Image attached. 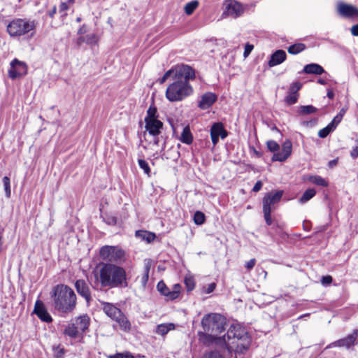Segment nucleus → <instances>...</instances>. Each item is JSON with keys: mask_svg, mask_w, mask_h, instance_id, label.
<instances>
[{"mask_svg": "<svg viewBox=\"0 0 358 358\" xmlns=\"http://www.w3.org/2000/svg\"><path fill=\"white\" fill-rule=\"evenodd\" d=\"M208 332H199V341L204 345L215 343L223 350H227L229 353H243L246 351L251 343L250 337L245 329L239 324H232L229 328L227 335L217 337Z\"/></svg>", "mask_w": 358, "mask_h": 358, "instance_id": "nucleus-1", "label": "nucleus"}, {"mask_svg": "<svg viewBox=\"0 0 358 358\" xmlns=\"http://www.w3.org/2000/svg\"><path fill=\"white\" fill-rule=\"evenodd\" d=\"M95 277L103 287L124 288L128 285L124 268L113 264H103Z\"/></svg>", "mask_w": 358, "mask_h": 358, "instance_id": "nucleus-2", "label": "nucleus"}, {"mask_svg": "<svg viewBox=\"0 0 358 358\" xmlns=\"http://www.w3.org/2000/svg\"><path fill=\"white\" fill-rule=\"evenodd\" d=\"M52 306L61 315L71 313L77 304V297L74 291L69 286L59 284L55 286L51 292Z\"/></svg>", "mask_w": 358, "mask_h": 358, "instance_id": "nucleus-3", "label": "nucleus"}, {"mask_svg": "<svg viewBox=\"0 0 358 358\" xmlns=\"http://www.w3.org/2000/svg\"><path fill=\"white\" fill-rule=\"evenodd\" d=\"M189 69L192 73L189 77L181 76L174 79L166 90V97L171 102L180 101L193 94V88L190 81L196 78L195 70L190 66Z\"/></svg>", "mask_w": 358, "mask_h": 358, "instance_id": "nucleus-4", "label": "nucleus"}, {"mask_svg": "<svg viewBox=\"0 0 358 358\" xmlns=\"http://www.w3.org/2000/svg\"><path fill=\"white\" fill-rule=\"evenodd\" d=\"M224 318L217 313L206 315L201 320V325L204 331L215 335L220 334L224 329Z\"/></svg>", "mask_w": 358, "mask_h": 358, "instance_id": "nucleus-5", "label": "nucleus"}, {"mask_svg": "<svg viewBox=\"0 0 358 358\" xmlns=\"http://www.w3.org/2000/svg\"><path fill=\"white\" fill-rule=\"evenodd\" d=\"M36 23L34 20L15 19L7 25V31L12 37L23 36L35 29Z\"/></svg>", "mask_w": 358, "mask_h": 358, "instance_id": "nucleus-6", "label": "nucleus"}, {"mask_svg": "<svg viewBox=\"0 0 358 358\" xmlns=\"http://www.w3.org/2000/svg\"><path fill=\"white\" fill-rule=\"evenodd\" d=\"M268 150L273 153L272 161L273 162H285L292 154V143L287 139L282 144V148L280 151V146L277 142L273 140L266 142Z\"/></svg>", "mask_w": 358, "mask_h": 358, "instance_id": "nucleus-7", "label": "nucleus"}, {"mask_svg": "<svg viewBox=\"0 0 358 358\" xmlns=\"http://www.w3.org/2000/svg\"><path fill=\"white\" fill-rule=\"evenodd\" d=\"M99 255L104 261L120 263L124 260V251L117 246L105 245L100 249Z\"/></svg>", "mask_w": 358, "mask_h": 358, "instance_id": "nucleus-8", "label": "nucleus"}, {"mask_svg": "<svg viewBox=\"0 0 358 358\" xmlns=\"http://www.w3.org/2000/svg\"><path fill=\"white\" fill-rule=\"evenodd\" d=\"M192 71L189 69V65L181 64H177L167 71L163 76V77L159 80L160 84L166 82V80L170 77L174 80L176 78H180L181 76L189 77Z\"/></svg>", "mask_w": 358, "mask_h": 358, "instance_id": "nucleus-9", "label": "nucleus"}, {"mask_svg": "<svg viewBox=\"0 0 358 358\" xmlns=\"http://www.w3.org/2000/svg\"><path fill=\"white\" fill-rule=\"evenodd\" d=\"M27 73V66L23 62L14 59L10 62V68L8 70V76L12 79L23 76Z\"/></svg>", "mask_w": 358, "mask_h": 358, "instance_id": "nucleus-10", "label": "nucleus"}, {"mask_svg": "<svg viewBox=\"0 0 358 358\" xmlns=\"http://www.w3.org/2000/svg\"><path fill=\"white\" fill-rule=\"evenodd\" d=\"M282 194L283 192L281 190L267 193L262 200L263 209L267 208L270 210L275 209V205L280 201Z\"/></svg>", "mask_w": 358, "mask_h": 358, "instance_id": "nucleus-11", "label": "nucleus"}, {"mask_svg": "<svg viewBox=\"0 0 358 358\" xmlns=\"http://www.w3.org/2000/svg\"><path fill=\"white\" fill-rule=\"evenodd\" d=\"M357 336V330H354L352 334H349L345 338L339 339L335 342L330 343L329 345L326 347V349H329L334 347H344L348 349L351 346L355 345Z\"/></svg>", "mask_w": 358, "mask_h": 358, "instance_id": "nucleus-12", "label": "nucleus"}, {"mask_svg": "<svg viewBox=\"0 0 358 358\" xmlns=\"http://www.w3.org/2000/svg\"><path fill=\"white\" fill-rule=\"evenodd\" d=\"M157 290L164 296H166L168 299L173 300L179 296L180 292V285L176 284L173 285V290H170L163 281L158 282L157 285Z\"/></svg>", "mask_w": 358, "mask_h": 358, "instance_id": "nucleus-13", "label": "nucleus"}, {"mask_svg": "<svg viewBox=\"0 0 358 358\" xmlns=\"http://www.w3.org/2000/svg\"><path fill=\"white\" fill-rule=\"evenodd\" d=\"M227 136V131L224 129L222 123L216 122L212 125L210 128V137L213 145H215L218 143L220 137L224 139Z\"/></svg>", "mask_w": 358, "mask_h": 358, "instance_id": "nucleus-14", "label": "nucleus"}, {"mask_svg": "<svg viewBox=\"0 0 358 358\" xmlns=\"http://www.w3.org/2000/svg\"><path fill=\"white\" fill-rule=\"evenodd\" d=\"M338 13L343 17L350 18L358 16V8L350 4L343 2L338 3L337 6Z\"/></svg>", "mask_w": 358, "mask_h": 358, "instance_id": "nucleus-15", "label": "nucleus"}, {"mask_svg": "<svg viewBox=\"0 0 358 358\" xmlns=\"http://www.w3.org/2000/svg\"><path fill=\"white\" fill-rule=\"evenodd\" d=\"M34 313L43 322L49 323L52 320L51 315L47 311L43 303L40 300L36 301Z\"/></svg>", "mask_w": 358, "mask_h": 358, "instance_id": "nucleus-16", "label": "nucleus"}, {"mask_svg": "<svg viewBox=\"0 0 358 358\" xmlns=\"http://www.w3.org/2000/svg\"><path fill=\"white\" fill-rule=\"evenodd\" d=\"M217 97L213 92H206L201 96L198 106L202 110L209 108L217 100Z\"/></svg>", "mask_w": 358, "mask_h": 358, "instance_id": "nucleus-17", "label": "nucleus"}, {"mask_svg": "<svg viewBox=\"0 0 358 358\" xmlns=\"http://www.w3.org/2000/svg\"><path fill=\"white\" fill-rule=\"evenodd\" d=\"M75 287L78 293L82 296L89 303L91 300V294L89 286L83 280H78L75 282Z\"/></svg>", "mask_w": 358, "mask_h": 358, "instance_id": "nucleus-18", "label": "nucleus"}, {"mask_svg": "<svg viewBox=\"0 0 358 358\" xmlns=\"http://www.w3.org/2000/svg\"><path fill=\"white\" fill-rule=\"evenodd\" d=\"M226 13L228 15L237 17L243 13V8L241 3L231 0L226 6Z\"/></svg>", "mask_w": 358, "mask_h": 358, "instance_id": "nucleus-19", "label": "nucleus"}, {"mask_svg": "<svg viewBox=\"0 0 358 358\" xmlns=\"http://www.w3.org/2000/svg\"><path fill=\"white\" fill-rule=\"evenodd\" d=\"M145 122V129L149 132L150 134L152 136H157L161 132V129L163 127V123L156 119L152 120H149Z\"/></svg>", "mask_w": 358, "mask_h": 358, "instance_id": "nucleus-20", "label": "nucleus"}, {"mask_svg": "<svg viewBox=\"0 0 358 358\" xmlns=\"http://www.w3.org/2000/svg\"><path fill=\"white\" fill-rule=\"evenodd\" d=\"M286 52L282 50H276L271 55L268 66L273 67L282 64L286 59Z\"/></svg>", "mask_w": 358, "mask_h": 358, "instance_id": "nucleus-21", "label": "nucleus"}, {"mask_svg": "<svg viewBox=\"0 0 358 358\" xmlns=\"http://www.w3.org/2000/svg\"><path fill=\"white\" fill-rule=\"evenodd\" d=\"M103 310L107 316H108L113 320L116 319L117 316H120L122 313L120 309L110 303H103Z\"/></svg>", "mask_w": 358, "mask_h": 358, "instance_id": "nucleus-22", "label": "nucleus"}, {"mask_svg": "<svg viewBox=\"0 0 358 358\" xmlns=\"http://www.w3.org/2000/svg\"><path fill=\"white\" fill-rule=\"evenodd\" d=\"M176 329V325L173 323L169 322V323H162L160 324H158L155 330V333L157 335L164 336H166L169 331H173Z\"/></svg>", "mask_w": 358, "mask_h": 358, "instance_id": "nucleus-23", "label": "nucleus"}, {"mask_svg": "<svg viewBox=\"0 0 358 358\" xmlns=\"http://www.w3.org/2000/svg\"><path fill=\"white\" fill-rule=\"evenodd\" d=\"M73 323L80 332H85L89 327L90 318L87 315H83L76 318Z\"/></svg>", "mask_w": 358, "mask_h": 358, "instance_id": "nucleus-24", "label": "nucleus"}, {"mask_svg": "<svg viewBox=\"0 0 358 358\" xmlns=\"http://www.w3.org/2000/svg\"><path fill=\"white\" fill-rule=\"evenodd\" d=\"M135 235L136 238L141 239V241H145L148 243H150L156 238L155 233L145 230L136 231Z\"/></svg>", "mask_w": 358, "mask_h": 358, "instance_id": "nucleus-25", "label": "nucleus"}, {"mask_svg": "<svg viewBox=\"0 0 358 358\" xmlns=\"http://www.w3.org/2000/svg\"><path fill=\"white\" fill-rule=\"evenodd\" d=\"M303 71L308 74L321 75L324 72V70L322 66L317 64H310L304 66Z\"/></svg>", "mask_w": 358, "mask_h": 358, "instance_id": "nucleus-26", "label": "nucleus"}, {"mask_svg": "<svg viewBox=\"0 0 358 358\" xmlns=\"http://www.w3.org/2000/svg\"><path fill=\"white\" fill-rule=\"evenodd\" d=\"M120 326V328L124 331H129L131 329V323L125 316V315L122 312L120 316H117L116 319L114 320Z\"/></svg>", "mask_w": 358, "mask_h": 358, "instance_id": "nucleus-27", "label": "nucleus"}, {"mask_svg": "<svg viewBox=\"0 0 358 358\" xmlns=\"http://www.w3.org/2000/svg\"><path fill=\"white\" fill-rule=\"evenodd\" d=\"M306 180L310 182L317 186L328 187L329 185V182L326 179L321 177L320 176L310 175L306 177Z\"/></svg>", "mask_w": 358, "mask_h": 358, "instance_id": "nucleus-28", "label": "nucleus"}, {"mask_svg": "<svg viewBox=\"0 0 358 358\" xmlns=\"http://www.w3.org/2000/svg\"><path fill=\"white\" fill-rule=\"evenodd\" d=\"M180 140L187 145H189L192 143L193 137L188 126L183 128Z\"/></svg>", "mask_w": 358, "mask_h": 358, "instance_id": "nucleus-29", "label": "nucleus"}, {"mask_svg": "<svg viewBox=\"0 0 358 358\" xmlns=\"http://www.w3.org/2000/svg\"><path fill=\"white\" fill-rule=\"evenodd\" d=\"M99 41V37L95 34H90L78 39V43L84 42L89 45H96Z\"/></svg>", "mask_w": 358, "mask_h": 358, "instance_id": "nucleus-30", "label": "nucleus"}, {"mask_svg": "<svg viewBox=\"0 0 358 358\" xmlns=\"http://www.w3.org/2000/svg\"><path fill=\"white\" fill-rule=\"evenodd\" d=\"M79 332L74 323L69 324L64 331V334L71 338H76Z\"/></svg>", "mask_w": 358, "mask_h": 358, "instance_id": "nucleus-31", "label": "nucleus"}, {"mask_svg": "<svg viewBox=\"0 0 358 358\" xmlns=\"http://www.w3.org/2000/svg\"><path fill=\"white\" fill-rule=\"evenodd\" d=\"M306 49V45L301 43H295L292 45H290L287 48V51L291 55H296L302 51H303Z\"/></svg>", "mask_w": 358, "mask_h": 358, "instance_id": "nucleus-32", "label": "nucleus"}, {"mask_svg": "<svg viewBox=\"0 0 358 358\" xmlns=\"http://www.w3.org/2000/svg\"><path fill=\"white\" fill-rule=\"evenodd\" d=\"M316 194V192L313 188L306 189L299 199L301 203H304L311 199Z\"/></svg>", "mask_w": 358, "mask_h": 358, "instance_id": "nucleus-33", "label": "nucleus"}, {"mask_svg": "<svg viewBox=\"0 0 358 358\" xmlns=\"http://www.w3.org/2000/svg\"><path fill=\"white\" fill-rule=\"evenodd\" d=\"M317 109L311 105L301 106L299 108L298 113L299 115H308L316 113Z\"/></svg>", "mask_w": 358, "mask_h": 358, "instance_id": "nucleus-34", "label": "nucleus"}, {"mask_svg": "<svg viewBox=\"0 0 358 358\" xmlns=\"http://www.w3.org/2000/svg\"><path fill=\"white\" fill-rule=\"evenodd\" d=\"M221 351L218 350H211L208 352H206L203 358H224L223 353L225 350H223L222 348H220Z\"/></svg>", "mask_w": 358, "mask_h": 358, "instance_id": "nucleus-35", "label": "nucleus"}, {"mask_svg": "<svg viewBox=\"0 0 358 358\" xmlns=\"http://www.w3.org/2000/svg\"><path fill=\"white\" fill-rule=\"evenodd\" d=\"M6 196L9 199L11 196L10 180L8 176L2 179Z\"/></svg>", "mask_w": 358, "mask_h": 358, "instance_id": "nucleus-36", "label": "nucleus"}, {"mask_svg": "<svg viewBox=\"0 0 358 358\" xmlns=\"http://www.w3.org/2000/svg\"><path fill=\"white\" fill-rule=\"evenodd\" d=\"M199 2L197 1H192L190 2H188L185 6V12L187 15H191L194 10L198 7Z\"/></svg>", "mask_w": 358, "mask_h": 358, "instance_id": "nucleus-37", "label": "nucleus"}, {"mask_svg": "<svg viewBox=\"0 0 358 358\" xmlns=\"http://www.w3.org/2000/svg\"><path fill=\"white\" fill-rule=\"evenodd\" d=\"M150 269V266L148 264H147L145 266L144 273L140 280L141 284L143 288L145 287L147 282L148 281Z\"/></svg>", "mask_w": 358, "mask_h": 358, "instance_id": "nucleus-38", "label": "nucleus"}, {"mask_svg": "<svg viewBox=\"0 0 358 358\" xmlns=\"http://www.w3.org/2000/svg\"><path fill=\"white\" fill-rule=\"evenodd\" d=\"M334 129L333 124H329L326 127L319 131L318 136L320 138H325Z\"/></svg>", "mask_w": 358, "mask_h": 358, "instance_id": "nucleus-39", "label": "nucleus"}, {"mask_svg": "<svg viewBox=\"0 0 358 358\" xmlns=\"http://www.w3.org/2000/svg\"><path fill=\"white\" fill-rule=\"evenodd\" d=\"M206 220L205 215L201 211H196L194 215V222L197 225H201Z\"/></svg>", "mask_w": 358, "mask_h": 358, "instance_id": "nucleus-40", "label": "nucleus"}, {"mask_svg": "<svg viewBox=\"0 0 358 358\" xmlns=\"http://www.w3.org/2000/svg\"><path fill=\"white\" fill-rule=\"evenodd\" d=\"M138 164L139 167L143 171V172L146 175L150 176V168L149 166L148 163L145 160H144V159H139L138 160Z\"/></svg>", "mask_w": 358, "mask_h": 358, "instance_id": "nucleus-41", "label": "nucleus"}, {"mask_svg": "<svg viewBox=\"0 0 358 358\" xmlns=\"http://www.w3.org/2000/svg\"><path fill=\"white\" fill-rule=\"evenodd\" d=\"M298 97V93H292L288 92V94L285 97V102L289 105L294 104L295 103H296Z\"/></svg>", "mask_w": 358, "mask_h": 358, "instance_id": "nucleus-42", "label": "nucleus"}, {"mask_svg": "<svg viewBox=\"0 0 358 358\" xmlns=\"http://www.w3.org/2000/svg\"><path fill=\"white\" fill-rule=\"evenodd\" d=\"M156 108L150 107L147 111V115L145 117V122L157 119Z\"/></svg>", "mask_w": 358, "mask_h": 358, "instance_id": "nucleus-43", "label": "nucleus"}, {"mask_svg": "<svg viewBox=\"0 0 358 358\" xmlns=\"http://www.w3.org/2000/svg\"><path fill=\"white\" fill-rule=\"evenodd\" d=\"M108 358H134V356L129 352H124L108 355Z\"/></svg>", "mask_w": 358, "mask_h": 358, "instance_id": "nucleus-44", "label": "nucleus"}, {"mask_svg": "<svg viewBox=\"0 0 358 358\" xmlns=\"http://www.w3.org/2000/svg\"><path fill=\"white\" fill-rule=\"evenodd\" d=\"M104 222L108 225H115L117 223V218L113 215H106L103 217Z\"/></svg>", "mask_w": 358, "mask_h": 358, "instance_id": "nucleus-45", "label": "nucleus"}, {"mask_svg": "<svg viewBox=\"0 0 358 358\" xmlns=\"http://www.w3.org/2000/svg\"><path fill=\"white\" fill-rule=\"evenodd\" d=\"M271 211L272 210H270L267 208L263 209L265 222L268 225H271L272 224Z\"/></svg>", "mask_w": 358, "mask_h": 358, "instance_id": "nucleus-46", "label": "nucleus"}, {"mask_svg": "<svg viewBox=\"0 0 358 358\" xmlns=\"http://www.w3.org/2000/svg\"><path fill=\"white\" fill-rule=\"evenodd\" d=\"M216 287V284L215 282H212L208 284L206 286L203 287L202 291L203 293L206 294H210L212 293Z\"/></svg>", "mask_w": 358, "mask_h": 358, "instance_id": "nucleus-47", "label": "nucleus"}, {"mask_svg": "<svg viewBox=\"0 0 358 358\" xmlns=\"http://www.w3.org/2000/svg\"><path fill=\"white\" fill-rule=\"evenodd\" d=\"M185 283L187 286L188 291H191L194 288V282L192 278L185 277Z\"/></svg>", "mask_w": 358, "mask_h": 358, "instance_id": "nucleus-48", "label": "nucleus"}, {"mask_svg": "<svg viewBox=\"0 0 358 358\" xmlns=\"http://www.w3.org/2000/svg\"><path fill=\"white\" fill-rule=\"evenodd\" d=\"M301 84L299 82H295L292 83L289 89V92L292 93H298V91L301 87Z\"/></svg>", "mask_w": 358, "mask_h": 358, "instance_id": "nucleus-49", "label": "nucleus"}, {"mask_svg": "<svg viewBox=\"0 0 358 358\" xmlns=\"http://www.w3.org/2000/svg\"><path fill=\"white\" fill-rule=\"evenodd\" d=\"M253 48H254V46L250 43H247L245 45V49H244V52H243L244 57H247L250 54V52L253 50Z\"/></svg>", "mask_w": 358, "mask_h": 358, "instance_id": "nucleus-50", "label": "nucleus"}, {"mask_svg": "<svg viewBox=\"0 0 358 358\" xmlns=\"http://www.w3.org/2000/svg\"><path fill=\"white\" fill-rule=\"evenodd\" d=\"M342 119V115L338 114L329 124H333L334 128L336 129V126L341 122Z\"/></svg>", "mask_w": 358, "mask_h": 358, "instance_id": "nucleus-51", "label": "nucleus"}, {"mask_svg": "<svg viewBox=\"0 0 358 358\" xmlns=\"http://www.w3.org/2000/svg\"><path fill=\"white\" fill-rule=\"evenodd\" d=\"M332 282V278L330 275L323 276L321 282L323 285H328Z\"/></svg>", "mask_w": 358, "mask_h": 358, "instance_id": "nucleus-52", "label": "nucleus"}, {"mask_svg": "<svg viewBox=\"0 0 358 358\" xmlns=\"http://www.w3.org/2000/svg\"><path fill=\"white\" fill-rule=\"evenodd\" d=\"M64 355V348H59L57 347L56 348V354H55V358H63V356Z\"/></svg>", "mask_w": 358, "mask_h": 358, "instance_id": "nucleus-53", "label": "nucleus"}, {"mask_svg": "<svg viewBox=\"0 0 358 358\" xmlns=\"http://www.w3.org/2000/svg\"><path fill=\"white\" fill-rule=\"evenodd\" d=\"M255 263H256L255 259H251L250 260H249L248 262H246L245 267L247 268V269L251 270L255 266Z\"/></svg>", "mask_w": 358, "mask_h": 358, "instance_id": "nucleus-54", "label": "nucleus"}, {"mask_svg": "<svg viewBox=\"0 0 358 358\" xmlns=\"http://www.w3.org/2000/svg\"><path fill=\"white\" fill-rule=\"evenodd\" d=\"M262 187V182L261 181H257L252 188V191L255 192H259Z\"/></svg>", "mask_w": 358, "mask_h": 358, "instance_id": "nucleus-55", "label": "nucleus"}, {"mask_svg": "<svg viewBox=\"0 0 358 358\" xmlns=\"http://www.w3.org/2000/svg\"><path fill=\"white\" fill-rule=\"evenodd\" d=\"M350 155L353 159H355L358 157V146H356L352 148Z\"/></svg>", "mask_w": 358, "mask_h": 358, "instance_id": "nucleus-56", "label": "nucleus"}, {"mask_svg": "<svg viewBox=\"0 0 358 358\" xmlns=\"http://www.w3.org/2000/svg\"><path fill=\"white\" fill-rule=\"evenodd\" d=\"M351 34L355 36H358V24L353 25L351 27Z\"/></svg>", "mask_w": 358, "mask_h": 358, "instance_id": "nucleus-57", "label": "nucleus"}, {"mask_svg": "<svg viewBox=\"0 0 358 358\" xmlns=\"http://www.w3.org/2000/svg\"><path fill=\"white\" fill-rule=\"evenodd\" d=\"M337 163H338V160L337 159H333V160H331V161L329 162L328 166H329V168H333L335 166H336Z\"/></svg>", "mask_w": 358, "mask_h": 358, "instance_id": "nucleus-58", "label": "nucleus"}, {"mask_svg": "<svg viewBox=\"0 0 358 358\" xmlns=\"http://www.w3.org/2000/svg\"><path fill=\"white\" fill-rule=\"evenodd\" d=\"M60 11H65L68 9V6L66 3H62L59 6Z\"/></svg>", "mask_w": 358, "mask_h": 358, "instance_id": "nucleus-59", "label": "nucleus"}, {"mask_svg": "<svg viewBox=\"0 0 358 358\" xmlns=\"http://www.w3.org/2000/svg\"><path fill=\"white\" fill-rule=\"evenodd\" d=\"M56 13V7H54L52 10L49 12V15L50 17H53L54 15Z\"/></svg>", "mask_w": 358, "mask_h": 358, "instance_id": "nucleus-60", "label": "nucleus"}, {"mask_svg": "<svg viewBox=\"0 0 358 358\" xmlns=\"http://www.w3.org/2000/svg\"><path fill=\"white\" fill-rule=\"evenodd\" d=\"M327 96L329 98V99H333L334 96V92L331 91V90H329L327 92Z\"/></svg>", "mask_w": 358, "mask_h": 358, "instance_id": "nucleus-61", "label": "nucleus"}, {"mask_svg": "<svg viewBox=\"0 0 358 358\" xmlns=\"http://www.w3.org/2000/svg\"><path fill=\"white\" fill-rule=\"evenodd\" d=\"M345 112H346V109H345V108H342V109L340 110V112H339V113H338V114H341V115H342V118H343V115H345Z\"/></svg>", "mask_w": 358, "mask_h": 358, "instance_id": "nucleus-62", "label": "nucleus"}, {"mask_svg": "<svg viewBox=\"0 0 358 358\" xmlns=\"http://www.w3.org/2000/svg\"><path fill=\"white\" fill-rule=\"evenodd\" d=\"M317 82H318L320 84H321V85H326V83H326V81H325L324 80L321 79V78H320V79H319Z\"/></svg>", "mask_w": 358, "mask_h": 358, "instance_id": "nucleus-63", "label": "nucleus"}, {"mask_svg": "<svg viewBox=\"0 0 358 358\" xmlns=\"http://www.w3.org/2000/svg\"><path fill=\"white\" fill-rule=\"evenodd\" d=\"M84 32V29L83 27H81L79 30H78V34H81Z\"/></svg>", "mask_w": 358, "mask_h": 358, "instance_id": "nucleus-64", "label": "nucleus"}]
</instances>
